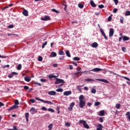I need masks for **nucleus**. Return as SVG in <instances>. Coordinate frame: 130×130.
Returning a JSON list of instances; mask_svg holds the SVG:
<instances>
[{
    "instance_id": "bf43d9fd",
    "label": "nucleus",
    "mask_w": 130,
    "mask_h": 130,
    "mask_svg": "<svg viewBox=\"0 0 130 130\" xmlns=\"http://www.w3.org/2000/svg\"><path fill=\"white\" fill-rule=\"evenodd\" d=\"M40 81H41V82H46V79H41Z\"/></svg>"
},
{
    "instance_id": "c85d7f7f",
    "label": "nucleus",
    "mask_w": 130,
    "mask_h": 130,
    "mask_svg": "<svg viewBox=\"0 0 130 130\" xmlns=\"http://www.w3.org/2000/svg\"><path fill=\"white\" fill-rule=\"evenodd\" d=\"M120 106H121V105H120V104H116L115 107L117 109H120Z\"/></svg>"
},
{
    "instance_id": "6ab92c4d",
    "label": "nucleus",
    "mask_w": 130,
    "mask_h": 130,
    "mask_svg": "<svg viewBox=\"0 0 130 130\" xmlns=\"http://www.w3.org/2000/svg\"><path fill=\"white\" fill-rule=\"evenodd\" d=\"M90 6L92 7V8H96V4H95L93 0L90 1Z\"/></svg>"
},
{
    "instance_id": "9d476101",
    "label": "nucleus",
    "mask_w": 130,
    "mask_h": 130,
    "mask_svg": "<svg viewBox=\"0 0 130 130\" xmlns=\"http://www.w3.org/2000/svg\"><path fill=\"white\" fill-rule=\"evenodd\" d=\"M96 80L97 81H100V82H103V83H106V84H108V83H109V82L106 79H98Z\"/></svg>"
},
{
    "instance_id": "a211bd4d",
    "label": "nucleus",
    "mask_w": 130,
    "mask_h": 130,
    "mask_svg": "<svg viewBox=\"0 0 130 130\" xmlns=\"http://www.w3.org/2000/svg\"><path fill=\"white\" fill-rule=\"evenodd\" d=\"M91 47H93V48H96L98 47V43L96 42H94L92 44Z\"/></svg>"
},
{
    "instance_id": "2f4dec72",
    "label": "nucleus",
    "mask_w": 130,
    "mask_h": 130,
    "mask_svg": "<svg viewBox=\"0 0 130 130\" xmlns=\"http://www.w3.org/2000/svg\"><path fill=\"white\" fill-rule=\"evenodd\" d=\"M79 74H84V72H78L74 73L73 75H75V76H78Z\"/></svg>"
},
{
    "instance_id": "7c9ffc66",
    "label": "nucleus",
    "mask_w": 130,
    "mask_h": 130,
    "mask_svg": "<svg viewBox=\"0 0 130 130\" xmlns=\"http://www.w3.org/2000/svg\"><path fill=\"white\" fill-rule=\"evenodd\" d=\"M58 54L59 55H64V52L63 51H59Z\"/></svg>"
},
{
    "instance_id": "13d9d810",
    "label": "nucleus",
    "mask_w": 130,
    "mask_h": 130,
    "mask_svg": "<svg viewBox=\"0 0 130 130\" xmlns=\"http://www.w3.org/2000/svg\"><path fill=\"white\" fill-rule=\"evenodd\" d=\"M99 120H100V122H103V121H104L103 118H102V117H100Z\"/></svg>"
},
{
    "instance_id": "7ed1b4c3",
    "label": "nucleus",
    "mask_w": 130,
    "mask_h": 130,
    "mask_svg": "<svg viewBox=\"0 0 130 130\" xmlns=\"http://www.w3.org/2000/svg\"><path fill=\"white\" fill-rule=\"evenodd\" d=\"M36 100H37L38 101H41V102H43V103H47L48 104H53V103L50 101H44L42 99H41L39 98H35Z\"/></svg>"
},
{
    "instance_id": "6e6d98bb",
    "label": "nucleus",
    "mask_w": 130,
    "mask_h": 130,
    "mask_svg": "<svg viewBox=\"0 0 130 130\" xmlns=\"http://www.w3.org/2000/svg\"><path fill=\"white\" fill-rule=\"evenodd\" d=\"M58 66L57 63L53 64V67H54V68H57Z\"/></svg>"
},
{
    "instance_id": "dca6fc26",
    "label": "nucleus",
    "mask_w": 130,
    "mask_h": 130,
    "mask_svg": "<svg viewBox=\"0 0 130 130\" xmlns=\"http://www.w3.org/2000/svg\"><path fill=\"white\" fill-rule=\"evenodd\" d=\"M36 109H35V108L32 107L30 110V112H31V114H34L35 112H37Z\"/></svg>"
},
{
    "instance_id": "f8f14e48",
    "label": "nucleus",
    "mask_w": 130,
    "mask_h": 130,
    "mask_svg": "<svg viewBox=\"0 0 130 130\" xmlns=\"http://www.w3.org/2000/svg\"><path fill=\"white\" fill-rule=\"evenodd\" d=\"M48 94L51 96H54V95H56V92L55 91H50L48 92Z\"/></svg>"
},
{
    "instance_id": "39448f33",
    "label": "nucleus",
    "mask_w": 130,
    "mask_h": 130,
    "mask_svg": "<svg viewBox=\"0 0 130 130\" xmlns=\"http://www.w3.org/2000/svg\"><path fill=\"white\" fill-rule=\"evenodd\" d=\"M14 75L18 76V73L15 72H12L8 75V78H9V79H12V78L14 77Z\"/></svg>"
},
{
    "instance_id": "4be33fe9",
    "label": "nucleus",
    "mask_w": 130,
    "mask_h": 130,
    "mask_svg": "<svg viewBox=\"0 0 130 130\" xmlns=\"http://www.w3.org/2000/svg\"><path fill=\"white\" fill-rule=\"evenodd\" d=\"M98 128H96V130H102L103 128V126L101 124L98 125Z\"/></svg>"
},
{
    "instance_id": "e2e57ef3",
    "label": "nucleus",
    "mask_w": 130,
    "mask_h": 130,
    "mask_svg": "<svg viewBox=\"0 0 130 130\" xmlns=\"http://www.w3.org/2000/svg\"><path fill=\"white\" fill-rule=\"evenodd\" d=\"M121 49H122V51H124V52H125V47H123L121 48Z\"/></svg>"
},
{
    "instance_id": "b1692460",
    "label": "nucleus",
    "mask_w": 130,
    "mask_h": 130,
    "mask_svg": "<svg viewBox=\"0 0 130 130\" xmlns=\"http://www.w3.org/2000/svg\"><path fill=\"white\" fill-rule=\"evenodd\" d=\"M25 118H26V121H27V122H28V121H29V114H28V113H26L25 114Z\"/></svg>"
},
{
    "instance_id": "a878e982",
    "label": "nucleus",
    "mask_w": 130,
    "mask_h": 130,
    "mask_svg": "<svg viewBox=\"0 0 130 130\" xmlns=\"http://www.w3.org/2000/svg\"><path fill=\"white\" fill-rule=\"evenodd\" d=\"M53 126V124H52V123L50 124L48 126V128H49L48 130H52Z\"/></svg>"
},
{
    "instance_id": "603ef678",
    "label": "nucleus",
    "mask_w": 130,
    "mask_h": 130,
    "mask_svg": "<svg viewBox=\"0 0 130 130\" xmlns=\"http://www.w3.org/2000/svg\"><path fill=\"white\" fill-rule=\"evenodd\" d=\"M8 28L10 29H11L12 28H14V25L13 24H10L8 26Z\"/></svg>"
},
{
    "instance_id": "864d4df0",
    "label": "nucleus",
    "mask_w": 130,
    "mask_h": 130,
    "mask_svg": "<svg viewBox=\"0 0 130 130\" xmlns=\"http://www.w3.org/2000/svg\"><path fill=\"white\" fill-rule=\"evenodd\" d=\"M113 2L115 3V5H117L118 4V0H113Z\"/></svg>"
},
{
    "instance_id": "0e129e2a",
    "label": "nucleus",
    "mask_w": 130,
    "mask_h": 130,
    "mask_svg": "<svg viewBox=\"0 0 130 130\" xmlns=\"http://www.w3.org/2000/svg\"><path fill=\"white\" fill-rule=\"evenodd\" d=\"M68 109L70 111H73V108H72V107H69Z\"/></svg>"
},
{
    "instance_id": "412c9836",
    "label": "nucleus",
    "mask_w": 130,
    "mask_h": 130,
    "mask_svg": "<svg viewBox=\"0 0 130 130\" xmlns=\"http://www.w3.org/2000/svg\"><path fill=\"white\" fill-rule=\"evenodd\" d=\"M82 87H84V85H82L81 86H76V89L77 90H78V91H79V92H82V89L81 88H82Z\"/></svg>"
},
{
    "instance_id": "9b49d317",
    "label": "nucleus",
    "mask_w": 130,
    "mask_h": 130,
    "mask_svg": "<svg viewBox=\"0 0 130 130\" xmlns=\"http://www.w3.org/2000/svg\"><path fill=\"white\" fill-rule=\"evenodd\" d=\"M100 31H101V32L102 33V35H103V36H104L105 39H106V40H107V37H106V35H105V33L104 32V31H103V29L101 28Z\"/></svg>"
},
{
    "instance_id": "49530a36",
    "label": "nucleus",
    "mask_w": 130,
    "mask_h": 130,
    "mask_svg": "<svg viewBox=\"0 0 130 130\" xmlns=\"http://www.w3.org/2000/svg\"><path fill=\"white\" fill-rule=\"evenodd\" d=\"M74 60H80V58L79 57H75L73 58Z\"/></svg>"
},
{
    "instance_id": "423d86ee",
    "label": "nucleus",
    "mask_w": 130,
    "mask_h": 130,
    "mask_svg": "<svg viewBox=\"0 0 130 130\" xmlns=\"http://www.w3.org/2000/svg\"><path fill=\"white\" fill-rule=\"evenodd\" d=\"M103 69H101L100 68H94L93 69H92L91 70H90V72H94V73H97L98 72H100V71H103Z\"/></svg>"
},
{
    "instance_id": "680f3d73",
    "label": "nucleus",
    "mask_w": 130,
    "mask_h": 130,
    "mask_svg": "<svg viewBox=\"0 0 130 130\" xmlns=\"http://www.w3.org/2000/svg\"><path fill=\"white\" fill-rule=\"evenodd\" d=\"M123 78L125 79V80H127V81H130V79L126 77H124Z\"/></svg>"
},
{
    "instance_id": "4c0bfd02",
    "label": "nucleus",
    "mask_w": 130,
    "mask_h": 130,
    "mask_svg": "<svg viewBox=\"0 0 130 130\" xmlns=\"http://www.w3.org/2000/svg\"><path fill=\"white\" fill-rule=\"evenodd\" d=\"M43 59V58L42 56H39L38 60L39 61H42Z\"/></svg>"
},
{
    "instance_id": "8fccbe9b",
    "label": "nucleus",
    "mask_w": 130,
    "mask_h": 130,
    "mask_svg": "<svg viewBox=\"0 0 130 130\" xmlns=\"http://www.w3.org/2000/svg\"><path fill=\"white\" fill-rule=\"evenodd\" d=\"M42 110H43L44 111H47V108H46L45 107H43L42 108Z\"/></svg>"
},
{
    "instance_id": "f03ea898",
    "label": "nucleus",
    "mask_w": 130,
    "mask_h": 130,
    "mask_svg": "<svg viewBox=\"0 0 130 130\" xmlns=\"http://www.w3.org/2000/svg\"><path fill=\"white\" fill-rule=\"evenodd\" d=\"M79 123L80 124H83V126H84L85 128L89 129L90 128V127L89 126V125L87 124V122L84 120H80L79 121Z\"/></svg>"
},
{
    "instance_id": "09e8293b",
    "label": "nucleus",
    "mask_w": 130,
    "mask_h": 130,
    "mask_svg": "<svg viewBox=\"0 0 130 130\" xmlns=\"http://www.w3.org/2000/svg\"><path fill=\"white\" fill-rule=\"evenodd\" d=\"M112 19V17L111 16H109L108 18V21L109 22H110V21H111V19Z\"/></svg>"
},
{
    "instance_id": "5701e85b",
    "label": "nucleus",
    "mask_w": 130,
    "mask_h": 130,
    "mask_svg": "<svg viewBox=\"0 0 130 130\" xmlns=\"http://www.w3.org/2000/svg\"><path fill=\"white\" fill-rule=\"evenodd\" d=\"M56 55H57V54L55 52H52L51 53V55H50L51 57H55V56H56Z\"/></svg>"
},
{
    "instance_id": "c9c22d12",
    "label": "nucleus",
    "mask_w": 130,
    "mask_h": 130,
    "mask_svg": "<svg viewBox=\"0 0 130 130\" xmlns=\"http://www.w3.org/2000/svg\"><path fill=\"white\" fill-rule=\"evenodd\" d=\"M91 93H92V94H95V93H96V89H95V88H92V89H91Z\"/></svg>"
},
{
    "instance_id": "aec40b11",
    "label": "nucleus",
    "mask_w": 130,
    "mask_h": 130,
    "mask_svg": "<svg viewBox=\"0 0 130 130\" xmlns=\"http://www.w3.org/2000/svg\"><path fill=\"white\" fill-rule=\"evenodd\" d=\"M122 39H123V41H127L129 40V37H126L125 36H122Z\"/></svg>"
},
{
    "instance_id": "a18cd8bd",
    "label": "nucleus",
    "mask_w": 130,
    "mask_h": 130,
    "mask_svg": "<svg viewBox=\"0 0 130 130\" xmlns=\"http://www.w3.org/2000/svg\"><path fill=\"white\" fill-rule=\"evenodd\" d=\"M74 106H75L74 102H72L71 104H70V107H72L73 108L74 107Z\"/></svg>"
},
{
    "instance_id": "f257e3e1",
    "label": "nucleus",
    "mask_w": 130,
    "mask_h": 130,
    "mask_svg": "<svg viewBox=\"0 0 130 130\" xmlns=\"http://www.w3.org/2000/svg\"><path fill=\"white\" fill-rule=\"evenodd\" d=\"M84 100V95H81L79 96V107L84 108V106L86 105V102Z\"/></svg>"
},
{
    "instance_id": "ea45409f",
    "label": "nucleus",
    "mask_w": 130,
    "mask_h": 130,
    "mask_svg": "<svg viewBox=\"0 0 130 130\" xmlns=\"http://www.w3.org/2000/svg\"><path fill=\"white\" fill-rule=\"evenodd\" d=\"M30 102H31V103H35V102H36V101H35L34 99H30L29 100Z\"/></svg>"
},
{
    "instance_id": "052dcab7",
    "label": "nucleus",
    "mask_w": 130,
    "mask_h": 130,
    "mask_svg": "<svg viewBox=\"0 0 130 130\" xmlns=\"http://www.w3.org/2000/svg\"><path fill=\"white\" fill-rule=\"evenodd\" d=\"M73 64H74L75 67H78V64L76 62H72Z\"/></svg>"
},
{
    "instance_id": "79ce46f5",
    "label": "nucleus",
    "mask_w": 130,
    "mask_h": 130,
    "mask_svg": "<svg viewBox=\"0 0 130 130\" xmlns=\"http://www.w3.org/2000/svg\"><path fill=\"white\" fill-rule=\"evenodd\" d=\"M124 20V18L123 17H121L120 20V22L121 24H123V21Z\"/></svg>"
},
{
    "instance_id": "f3484780",
    "label": "nucleus",
    "mask_w": 130,
    "mask_h": 130,
    "mask_svg": "<svg viewBox=\"0 0 130 130\" xmlns=\"http://www.w3.org/2000/svg\"><path fill=\"white\" fill-rule=\"evenodd\" d=\"M22 14L24 16H25V17H28V11H27L26 9L23 10Z\"/></svg>"
},
{
    "instance_id": "338daca9",
    "label": "nucleus",
    "mask_w": 130,
    "mask_h": 130,
    "mask_svg": "<svg viewBox=\"0 0 130 130\" xmlns=\"http://www.w3.org/2000/svg\"><path fill=\"white\" fill-rule=\"evenodd\" d=\"M2 106H5V105L4 104V103L0 102V107H1Z\"/></svg>"
},
{
    "instance_id": "473e14b6",
    "label": "nucleus",
    "mask_w": 130,
    "mask_h": 130,
    "mask_svg": "<svg viewBox=\"0 0 130 130\" xmlns=\"http://www.w3.org/2000/svg\"><path fill=\"white\" fill-rule=\"evenodd\" d=\"M101 104V103L100 102H96L94 103V106H99Z\"/></svg>"
},
{
    "instance_id": "20e7f679",
    "label": "nucleus",
    "mask_w": 130,
    "mask_h": 130,
    "mask_svg": "<svg viewBox=\"0 0 130 130\" xmlns=\"http://www.w3.org/2000/svg\"><path fill=\"white\" fill-rule=\"evenodd\" d=\"M61 83H63V84H64V80L58 78L56 79V81L55 82V84L57 85L58 84H60Z\"/></svg>"
},
{
    "instance_id": "ddd939ff",
    "label": "nucleus",
    "mask_w": 130,
    "mask_h": 130,
    "mask_svg": "<svg viewBox=\"0 0 130 130\" xmlns=\"http://www.w3.org/2000/svg\"><path fill=\"white\" fill-rule=\"evenodd\" d=\"M58 77V74L57 73V76L53 75V74H50L49 75V78L50 79H53V78H55V79H56Z\"/></svg>"
},
{
    "instance_id": "72a5a7b5",
    "label": "nucleus",
    "mask_w": 130,
    "mask_h": 130,
    "mask_svg": "<svg viewBox=\"0 0 130 130\" xmlns=\"http://www.w3.org/2000/svg\"><path fill=\"white\" fill-rule=\"evenodd\" d=\"M78 7L79 8H80V9H83V8H84V5L83 4H81V3H79Z\"/></svg>"
},
{
    "instance_id": "2eb2a0df",
    "label": "nucleus",
    "mask_w": 130,
    "mask_h": 130,
    "mask_svg": "<svg viewBox=\"0 0 130 130\" xmlns=\"http://www.w3.org/2000/svg\"><path fill=\"white\" fill-rule=\"evenodd\" d=\"M24 80L26 82H29L31 81V78H30V76H26L24 78Z\"/></svg>"
},
{
    "instance_id": "bb28decb",
    "label": "nucleus",
    "mask_w": 130,
    "mask_h": 130,
    "mask_svg": "<svg viewBox=\"0 0 130 130\" xmlns=\"http://www.w3.org/2000/svg\"><path fill=\"white\" fill-rule=\"evenodd\" d=\"M85 82H94V80L93 79H90V78H87V79H85Z\"/></svg>"
},
{
    "instance_id": "f704fd0d",
    "label": "nucleus",
    "mask_w": 130,
    "mask_h": 130,
    "mask_svg": "<svg viewBox=\"0 0 130 130\" xmlns=\"http://www.w3.org/2000/svg\"><path fill=\"white\" fill-rule=\"evenodd\" d=\"M56 92H63L62 88H58L56 90Z\"/></svg>"
},
{
    "instance_id": "c03bdc74",
    "label": "nucleus",
    "mask_w": 130,
    "mask_h": 130,
    "mask_svg": "<svg viewBox=\"0 0 130 130\" xmlns=\"http://www.w3.org/2000/svg\"><path fill=\"white\" fill-rule=\"evenodd\" d=\"M23 88H24V90H29V86H28L27 85H24L23 86Z\"/></svg>"
},
{
    "instance_id": "37998d69",
    "label": "nucleus",
    "mask_w": 130,
    "mask_h": 130,
    "mask_svg": "<svg viewBox=\"0 0 130 130\" xmlns=\"http://www.w3.org/2000/svg\"><path fill=\"white\" fill-rule=\"evenodd\" d=\"M125 15V16H130V11H126Z\"/></svg>"
},
{
    "instance_id": "393cba45",
    "label": "nucleus",
    "mask_w": 130,
    "mask_h": 130,
    "mask_svg": "<svg viewBox=\"0 0 130 130\" xmlns=\"http://www.w3.org/2000/svg\"><path fill=\"white\" fill-rule=\"evenodd\" d=\"M100 116H104V115H105V111L104 110L101 111L100 112Z\"/></svg>"
},
{
    "instance_id": "69168bd1",
    "label": "nucleus",
    "mask_w": 130,
    "mask_h": 130,
    "mask_svg": "<svg viewBox=\"0 0 130 130\" xmlns=\"http://www.w3.org/2000/svg\"><path fill=\"white\" fill-rule=\"evenodd\" d=\"M35 85H38V86H41V84L38 83V82H35Z\"/></svg>"
},
{
    "instance_id": "1a4fd4ad",
    "label": "nucleus",
    "mask_w": 130,
    "mask_h": 130,
    "mask_svg": "<svg viewBox=\"0 0 130 130\" xmlns=\"http://www.w3.org/2000/svg\"><path fill=\"white\" fill-rule=\"evenodd\" d=\"M15 108H19V106H17V105H14L10 107L8 109L9 111H11V110H13V109H15Z\"/></svg>"
},
{
    "instance_id": "58836bf2",
    "label": "nucleus",
    "mask_w": 130,
    "mask_h": 130,
    "mask_svg": "<svg viewBox=\"0 0 130 130\" xmlns=\"http://www.w3.org/2000/svg\"><path fill=\"white\" fill-rule=\"evenodd\" d=\"M52 12H54V13H56V14L59 13V11L55 10V9H52Z\"/></svg>"
},
{
    "instance_id": "e433bc0d",
    "label": "nucleus",
    "mask_w": 130,
    "mask_h": 130,
    "mask_svg": "<svg viewBox=\"0 0 130 130\" xmlns=\"http://www.w3.org/2000/svg\"><path fill=\"white\" fill-rule=\"evenodd\" d=\"M47 45V42H45L44 44H43L42 46V48H44L45 47V46Z\"/></svg>"
},
{
    "instance_id": "a19ab883",
    "label": "nucleus",
    "mask_w": 130,
    "mask_h": 130,
    "mask_svg": "<svg viewBox=\"0 0 130 130\" xmlns=\"http://www.w3.org/2000/svg\"><path fill=\"white\" fill-rule=\"evenodd\" d=\"M48 111H50V112L54 113V110L52 108H49Z\"/></svg>"
},
{
    "instance_id": "6e6552de",
    "label": "nucleus",
    "mask_w": 130,
    "mask_h": 130,
    "mask_svg": "<svg viewBox=\"0 0 130 130\" xmlns=\"http://www.w3.org/2000/svg\"><path fill=\"white\" fill-rule=\"evenodd\" d=\"M42 21H49L50 20V17L48 16H45L44 17L41 18Z\"/></svg>"
},
{
    "instance_id": "5fc2aeb1",
    "label": "nucleus",
    "mask_w": 130,
    "mask_h": 130,
    "mask_svg": "<svg viewBox=\"0 0 130 130\" xmlns=\"http://www.w3.org/2000/svg\"><path fill=\"white\" fill-rule=\"evenodd\" d=\"M118 10L117 8H115L113 11V12L115 14V13H116L117 12Z\"/></svg>"
},
{
    "instance_id": "0eeeda50",
    "label": "nucleus",
    "mask_w": 130,
    "mask_h": 130,
    "mask_svg": "<svg viewBox=\"0 0 130 130\" xmlns=\"http://www.w3.org/2000/svg\"><path fill=\"white\" fill-rule=\"evenodd\" d=\"M114 34V29L113 28H110L109 31V37H112L113 36V35Z\"/></svg>"
},
{
    "instance_id": "4d7b16f0",
    "label": "nucleus",
    "mask_w": 130,
    "mask_h": 130,
    "mask_svg": "<svg viewBox=\"0 0 130 130\" xmlns=\"http://www.w3.org/2000/svg\"><path fill=\"white\" fill-rule=\"evenodd\" d=\"M59 59L60 60H62L64 59V56L60 57L59 58Z\"/></svg>"
},
{
    "instance_id": "c756f323",
    "label": "nucleus",
    "mask_w": 130,
    "mask_h": 130,
    "mask_svg": "<svg viewBox=\"0 0 130 130\" xmlns=\"http://www.w3.org/2000/svg\"><path fill=\"white\" fill-rule=\"evenodd\" d=\"M18 71H20L22 69V65L21 64H19L17 67Z\"/></svg>"
},
{
    "instance_id": "4468645a",
    "label": "nucleus",
    "mask_w": 130,
    "mask_h": 130,
    "mask_svg": "<svg viewBox=\"0 0 130 130\" xmlns=\"http://www.w3.org/2000/svg\"><path fill=\"white\" fill-rule=\"evenodd\" d=\"M71 94H72V91H64L63 92V95H64V96H69V95H71Z\"/></svg>"
},
{
    "instance_id": "3c124183",
    "label": "nucleus",
    "mask_w": 130,
    "mask_h": 130,
    "mask_svg": "<svg viewBox=\"0 0 130 130\" xmlns=\"http://www.w3.org/2000/svg\"><path fill=\"white\" fill-rule=\"evenodd\" d=\"M15 105H19V101L18 100H16L15 102Z\"/></svg>"
},
{
    "instance_id": "cd10ccee",
    "label": "nucleus",
    "mask_w": 130,
    "mask_h": 130,
    "mask_svg": "<svg viewBox=\"0 0 130 130\" xmlns=\"http://www.w3.org/2000/svg\"><path fill=\"white\" fill-rule=\"evenodd\" d=\"M66 54L68 57H71V54H70V51L67 50L66 52Z\"/></svg>"
},
{
    "instance_id": "de8ad7c7",
    "label": "nucleus",
    "mask_w": 130,
    "mask_h": 130,
    "mask_svg": "<svg viewBox=\"0 0 130 130\" xmlns=\"http://www.w3.org/2000/svg\"><path fill=\"white\" fill-rule=\"evenodd\" d=\"M98 7H99V9H103V8H104V5H99Z\"/></svg>"
},
{
    "instance_id": "774afa93",
    "label": "nucleus",
    "mask_w": 130,
    "mask_h": 130,
    "mask_svg": "<svg viewBox=\"0 0 130 130\" xmlns=\"http://www.w3.org/2000/svg\"><path fill=\"white\" fill-rule=\"evenodd\" d=\"M69 69H70V70H73V66L70 65L69 66Z\"/></svg>"
}]
</instances>
